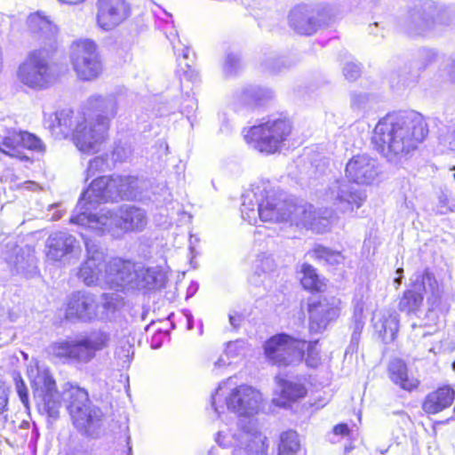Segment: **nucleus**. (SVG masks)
<instances>
[{
	"label": "nucleus",
	"instance_id": "f257e3e1",
	"mask_svg": "<svg viewBox=\"0 0 455 455\" xmlns=\"http://www.w3.org/2000/svg\"><path fill=\"white\" fill-rule=\"evenodd\" d=\"M28 376L41 412L56 419L63 400L67 403L73 424L79 432L93 435L101 427L103 413L100 409L92 404L84 388L67 382L62 386L60 395L57 391L55 380L47 369L30 368Z\"/></svg>",
	"mask_w": 455,
	"mask_h": 455
},
{
	"label": "nucleus",
	"instance_id": "f03ea898",
	"mask_svg": "<svg viewBox=\"0 0 455 455\" xmlns=\"http://www.w3.org/2000/svg\"><path fill=\"white\" fill-rule=\"evenodd\" d=\"M427 134V124L419 112H393L378 122L372 142L380 154L393 162L416 150Z\"/></svg>",
	"mask_w": 455,
	"mask_h": 455
},
{
	"label": "nucleus",
	"instance_id": "7ed1b4c3",
	"mask_svg": "<svg viewBox=\"0 0 455 455\" xmlns=\"http://www.w3.org/2000/svg\"><path fill=\"white\" fill-rule=\"evenodd\" d=\"M222 423L214 435V441L221 448H232V455H266L268 449L267 436L260 430L255 419L241 420L239 424L231 426L228 416L221 415Z\"/></svg>",
	"mask_w": 455,
	"mask_h": 455
},
{
	"label": "nucleus",
	"instance_id": "20e7f679",
	"mask_svg": "<svg viewBox=\"0 0 455 455\" xmlns=\"http://www.w3.org/2000/svg\"><path fill=\"white\" fill-rule=\"evenodd\" d=\"M138 180L133 176H102L95 179L82 194L73 215L84 213L86 217H95L92 211L98 204L118 199L130 200L136 196Z\"/></svg>",
	"mask_w": 455,
	"mask_h": 455
},
{
	"label": "nucleus",
	"instance_id": "39448f33",
	"mask_svg": "<svg viewBox=\"0 0 455 455\" xmlns=\"http://www.w3.org/2000/svg\"><path fill=\"white\" fill-rule=\"evenodd\" d=\"M70 222L84 226L94 231L98 235L106 232L121 230L140 231L147 225V216L143 210L134 206L124 205L116 211L101 209L95 217H86L84 213L72 215Z\"/></svg>",
	"mask_w": 455,
	"mask_h": 455
},
{
	"label": "nucleus",
	"instance_id": "423d86ee",
	"mask_svg": "<svg viewBox=\"0 0 455 455\" xmlns=\"http://www.w3.org/2000/svg\"><path fill=\"white\" fill-rule=\"evenodd\" d=\"M231 378L220 383L211 396V406L218 418L226 415V410L241 417H252L259 411L261 393L251 386L242 384L232 387Z\"/></svg>",
	"mask_w": 455,
	"mask_h": 455
},
{
	"label": "nucleus",
	"instance_id": "0eeeda50",
	"mask_svg": "<svg viewBox=\"0 0 455 455\" xmlns=\"http://www.w3.org/2000/svg\"><path fill=\"white\" fill-rule=\"evenodd\" d=\"M288 201L269 194L265 188L252 187L243 196L241 214L251 224L257 222L259 217L263 222L286 221Z\"/></svg>",
	"mask_w": 455,
	"mask_h": 455
},
{
	"label": "nucleus",
	"instance_id": "6e6552de",
	"mask_svg": "<svg viewBox=\"0 0 455 455\" xmlns=\"http://www.w3.org/2000/svg\"><path fill=\"white\" fill-rule=\"evenodd\" d=\"M291 130V124L288 119L274 118L244 131L243 137L251 148L270 155L281 150Z\"/></svg>",
	"mask_w": 455,
	"mask_h": 455
},
{
	"label": "nucleus",
	"instance_id": "1a4fd4ad",
	"mask_svg": "<svg viewBox=\"0 0 455 455\" xmlns=\"http://www.w3.org/2000/svg\"><path fill=\"white\" fill-rule=\"evenodd\" d=\"M110 336L103 331H93L73 339L57 342L52 351L58 357L67 358L79 363H88L95 358L97 352L108 347Z\"/></svg>",
	"mask_w": 455,
	"mask_h": 455
},
{
	"label": "nucleus",
	"instance_id": "9d476101",
	"mask_svg": "<svg viewBox=\"0 0 455 455\" xmlns=\"http://www.w3.org/2000/svg\"><path fill=\"white\" fill-rule=\"evenodd\" d=\"M16 76L20 84L34 90L50 86L54 82L55 76L50 65L48 52L44 49L30 52L20 64Z\"/></svg>",
	"mask_w": 455,
	"mask_h": 455
},
{
	"label": "nucleus",
	"instance_id": "9b49d317",
	"mask_svg": "<svg viewBox=\"0 0 455 455\" xmlns=\"http://www.w3.org/2000/svg\"><path fill=\"white\" fill-rule=\"evenodd\" d=\"M69 59L77 77L92 81L100 76L103 64L97 44L87 38L74 41L70 45Z\"/></svg>",
	"mask_w": 455,
	"mask_h": 455
},
{
	"label": "nucleus",
	"instance_id": "f8f14e48",
	"mask_svg": "<svg viewBox=\"0 0 455 455\" xmlns=\"http://www.w3.org/2000/svg\"><path fill=\"white\" fill-rule=\"evenodd\" d=\"M307 341L281 333L271 337L265 344L267 359L278 366L296 364L304 357Z\"/></svg>",
	"mask_w": 455,
	"mask_h": 455
},
{
	"label": "nucleus",
	"instance_id": "ddd939ff",
	"mask_svg": "<svg viewBox=\"0 0 455 455\" xmlns=\"http://www.w3.org/2000/svg\"><path fill=\"white\" fill-rule=\"evenodd\" d=\"M83 238L86 253L76 275L86 286L104 287L107 253L97 242L84 235Z\"/></svg>",
	"mask_w": 455,
	"mask_h": 455
},
{
	"label": "nucleus",
	"instance_id": "4468645a",
	"mask_svg": "<svg viewBox=\"0 0 455 455\" xmlns=\"http://www.w3.org/2000/svg\"><path fill=\"white\" fill-rule=\"evenodd\" d=\"M328 19V11L322 5L299 4L291 11L289 24L297 33L310 36L323 26Z\"/></svg>",
	"mask_w": 455,
	"mask_h": 455
},
{
	"label": "nucleus",
	"instance_id": "2eb2a0df",
	"mask_svg": "<svg viewBox=\"0 0 455 455\" xmlns=\"http://www.w3.org/2000/svg\"><path fill=\"white\" fill-rule=\"evenodd\" d=\"M422 291L430 293L434 298L441 295L439 284L428 269L414 275L412 289L404 292L399 302V309L406 313L418 311L423 301Z\"/></svg>",
	"mask_w": 455,
	"mask_h": 455
},
{
	"label": "nucleus",
	"instance_id": "dca6fc26",
	"mask_svg": "<svg viewBox=\"0 0 455 455\" xmlns=\"http://www.w3.org/2000/svg\"><path fill=\"white\" fill-rule=\"evenodd\" d=\"M323 200L339 212H352L361 207L364 197L348 181L336 180L331 182L323 195Z\"/></svg>",
	"mask_w": 455,
	"mask_h": 455
},
{
	"label": "nucleus",
	"instance_id": "f3484780",
	"mask_svg": "<svg viewBox=\"0 0 455 455\" xmlns=\"http://www.w3.org/2000/svg\"><path fill=\"white\" fill-rule=\"evenodd\" d=\"M82 119L75 127L74 142L82 152H97L107 136V121L98 122L92 117L87 119L84 116Z\"/></svg>",
	"mask_w": 455,
	"mask_h": 455
},
{
	"label": "nucleus",
	"instance_id": "a211bd4d",
	"mask_svg": "<svg viewBox=\"0 0 455 455\" xmlns=\"http://www.w3.org/2000/svg\"><path fill=\"white\" fill-rule=\"evenodd\" d=\"M135 263L122 258H111L105 266L104 287L117 291L131 290Z\"/></svg>",
	"mask_w": 455,
	"mask_h": 455
},
{
	"label": "nucleus",
	"instance_id": "6ab92c4d",
	"mask_svg": "<svg viewBox=\"0 0 455 455\" xmlns=\"http://www.w3.org/2000/svg\"><path fill=\"white\" fill-rule=\"evenodd\" d=\"M97 24L108 31L123 23L130 15V6L125 0H97Z\"/></svg>",
	"mask_w": 455,
	"mask_h": 455
},
{
	"label": "nucleus",
	"instance_id": "aec40b11",
	"mask_svg": "<svg viewBox=\"0 0 455 455\" xmlns=\"http://www.w3.org/2000/svg\"><path fill=\"white\" fill-rule=\"evenodd\" d=\"M345 173L355 183L371 184L379 174L377 161L365 154L354 156L347 163Z\"/></svg>",
	"mask_w": 455,
	"mask_h": 455
},
{
	"label": "nucleus",
	"instance_id": "412c9836",
	"mask_svg": "<svg viewBox=\"0 0 455 455\" xmlns=\"http://www.w3.org/2000/svg\"><path fill=\"white\" fill-rule=\"evenodd\" d=\"M46 256L53 261L61 260L65 256L79 253V241L66 232H55L49 235L45 243Z\"/></svg>",
	"mask_w": 455,
	"mask_h": 455
},
{
	"label": "nucleus",
	"instance_id": "4be33fe9",
	"mask_svg": "<svg viewBox=\"0 0 455 455\" xmlns=\"http://www.w3.org/2000/svg\"><path fill=\"white\" fill-rule=\"evenodd\" d=\"M88 109L95 112L93 117L98 122L107 121L108 128L110 120L117 114L118 109V95L115 93L108 95L95 94L87 100Z\"/></svg>",
	"mask_w": 455,
	"mask_h": 455
},
{
	"label": "nucleus",
	"instance_id": "5701e85b",
	"mask_svg": "<svg viewBox=\"0 0 455 455\" xmlns=\"http://www.w3.org/2000/svg\"><path fill=\"white\" fill-rule=\"evenodd\" d=\"M165 275L155 267H145L135 263L131 290H153L162 288L165 283Z\"/></svg>",
	"mask_w": 455,
	"mask_h": 455
},
{
	"label": "nucleus",
	"instance_id": "b1692460",
	"mask_svg": "<svg viewBox=\"0 0 455 455\" xmlns=\"http://www.w3.org/2000/svg\"><path fill=\"white\" fill-rule=\"evenodd\" d=\"M286 221H290L296 226H304L314 230L319 231L318 222L321 220L316 217V212L313 205L307 204H296L291 201L288 202Z\"/></svg>",
	"mask_w": 455,
	"mask_h": 455
},
{
	"label": "nucleus",
	"instance_id": "393cba45",
	"mask_svg": "<svg viewBox=\"0 0 455 455\" xmlns=\"http://www.w3.org/2000/svg\"><path fill=\"white\" fill-rule=\"evenodd\" d=\"M454 397L455 392L451 387H439L426 396L422 409L426 413L436 414L450 407L454 401Z\"/></svg>",
	"mask_w": 455,
	"mask_h": 455
},
{
	"label": "nucleus",
	"instance_id": "a878e982",
	"mask_svg": "<svg viewBox=\"0 0 455 455\" xmlns=\"http://www.w3.org/2000/svg\"><path fill=\"white\" fill-rule=\"evenodd\" d=\"M67 313H90L100 310L96 296L89 291H74L66 299Z\"/></svg>",
	"mask_w": 455,
	"mask_h": 455
},
{
	"label": "nucleus",
	"instance_id": "bb28decb",
	"mask_svg": "<svg viewBox=\"0 0 455 455\" xmlns=\"http://www.w3.org/2000/svg\"><path fill=\"white\" fill-rule=\"evenodd\" d=\"M404 25L410 35L426 36L435 28L436 23L421 8H415L409 12Z\"/></svg>",
	"mask_w": 455,
	"mask_h": 455
},
{
	"label": "nucleus",
	"instance_id": "cd10ccee",
	"mask_svg": "<svg viewBox=\"0 0 455 455\" xmlns=\"http://www.w3.org/2000/svg\"><path fill=\"white\" fill-rule=\"evenodd\" d=\"M388 375L394 384L406 391H412L419 384L417 378L409 376L406 363L398 358L393 359L389 363Z\"/></svg>",
	"mask_w": 455,
	"mask_h": 455
},
{
	"label": "nucleus",
	"instance_id": "c85d7f7f",
	"mask_svg": "<svg viewBox=\"0 0 455 455\" xmlns=\"http://www.w3.org/2000/svg\"><path fill=\"white\" fill-rule=\"evenodd\" d=\"M21 142L20 131L8 129L0 133V151L2 153L21 161H30V157L20 150Z\"/></svg>",
	"mask_w": 455,
	"mask_h": 455
},
{
	"label": "nucleus",
	"instance_id": "c756f323",
	"mask_svg": "<svg viewBox=\"0 0 455 455\" xmlns=\"http://www.w3.org/2000/svg\"><path fill=\"white\" fill-rule=\"evenodd\" d=\"M371 323L386 343L395 339L399 328L397 315H372Z\"/></svg>",
	"mask_w": 455,
	"mask_h": 455
},
{
	"label": "nucleus",
	"instance_id": "7c9ffc66",
	"mask_svg": "<svg viewBox=\"0 0 455 455\" xmlns=\"http://www.w3.org/2000/svg\"><path fill=\"white\" fill-rule=\"evenodd\" d=\"M29 31L39 37L51 38L57 33V27L42 12L30 14L27 20Z\"/></svg>",
	"mask_w": 455,
	"mask_h": 455
},
{
	"label": "nucleus",
	"instance_id": "2f4dec72",
	"mask_svg": "<svg viewBox=\"0 0 455 455\" xmlns=\"http://www.w3.org/2000/svg\"><path fill=\"white\" fill-rule=\"evenodd\" d=\"M281 396L274 398V403L278 406H285L288 402L296 401L305 396L307 391L303 385L286 380H279Z\"/></svg>",
	"mask_w": 455,
	"mask_h": 455
},
{
	"label": "nucleus",
	"instance_id": "473e14b6",
	"mask_svg": "<svg viewBox=\"0 0 455 455\" xmlns=\"http://www.w3.org/2000/svg\"><path fill=\"white\" fill-rule=\"evenodd\" d=\"M80 116H75L70 109H62L55 113V120L52 124L53 129H59V133L63 137H68L71 132L74 133L76 125L81 123Z\"/></svg>",
	"mask_w": 455,
	"mask_h": 455
},
{
	"label": "nucleus",
	"instance_id": "72a5a7b5",
	"mask_svg": "<svg viewBox=\"0 0 455 455\" xmlns=\"http://www.w3.org/2000/svg\"><path fill=\"white\" fill-rule=\"evenodd\" d=\"M301 273L303 274V276L301 277L300 282L305 289L321 291L326 287L324 280L320 278L315 268L311 265L307 263L303 264L301 266Z\"/></svg>",
	"mask_w": 455,
	"mask_h": 455
},
{
	"label": "nucleus",
	"instance_id": "f704fd0d",
	"mask_svg": "<svg viewBox=\"0 0 455 455\" xmlns=\"http://www.w3.org/2000/svg\"><path fill=\"white\" fill-rule=\"evenodd\" d=\"M273 97L269 89L250 85L243 89L240 94L241 100L248 105L259 104Z\"/></svg>",
	"mask_w": 455,
	"mask_h": 455
},
{
	"label": "nucleus",
	"instance_id": "c9c22d12",
	"mask_svg": "<svg viewBox=\"0 0 455 455\" xmlns=\"http://www.w3.org/2000/svg\"><path fill=\"white\" fill-rule=\"evenodd\" d=\"M173 51L177 56V62L179 74L182 73L186 77H191L190 73L192 72L191 65L188 61L189 60V49L178 39L177 43H173Z\"/></svg>",
	"mask_w": 455,
	"mask_h": 455
},
{
	"label": "nucleus",
	"instance_id": "e433bc0d",
	"mask_svg": "<svg viewBox=\"0 0 455 455\" xmlns=\"http://www.w3.org/2000/svg\"><path fill=\"white\" fill-rule=\"evenodd\" d=\"M300 447V443L297 432L289 430L283 432L280 437L279 454L292 455L295 454Z\"/></svg>",
	"mask_w": 455,
	"mask_h": 455
},
{
	"label": "nucleus",
	"instance_id": "4c0bfd02",
	"mask_svg": "<svg viewBox=\"0 0 455 455\" xmlns=\"http://www.w3.org/2000/svg\"><path fill=\"white\" fill-rule=\"evenodd\" d=\"M311 253L312 257L317 260L329 265H339L343 261V256L339 251H332L324 246H316Z\"/></svg>",
	"mask_w": 455,
	"mask_h": 455
},
{
	"label": "nucleus",
	"instance_id": "58836bf2",
	"mask_svg": "<svg viewBox=\"0 0 455 455\" xmlns=\"http://www.w3.org/2000/svg\"><path fill=\"white\" fill-rule=\"evenodd\" d=\"M248 350L247 344L242 339L228 341L225 344L224 353L233 363L241 361Z\"/></svg>",
	"mask_w": 455,
	"mask_h": 455
},
{
	"label": "nucleus",
	"instance_id": "ea45409f",
	"mask_svg": "<svg viewBox=\"0 0 455 455\" xmlns=\"http://www.w3.org/2000/svg\"><path fill=\"white\" fill-rule=\"evenodd\" d=\"M100 299L102 309L108 313L121 311L124 306L123 298L116 293H104Z\"/></svg>",
	"mask_w": 455,
	"mask_h": 455
},
{
	"label": "nucleus",
	"instance_id": "a19ab883",
	"mask_svg": "<svg viewBox=\"0 0 455 455\" xmlns=\"http://www.w3.org/2000/svg\"><path fill=\"white\" fill-rule=\"evenodd\" d=\"M20 134L22 136V142L20 143L21 151L24 152L25 149L36 152L44 151V145L39 138L27 132H20Z\"/></svg>",
	"mask_w": 455,
	"mask_h": 455
},
{
	"label": "nucleus",
	"instance_id": "79ce46f5",
	"mask_svg": "<svg viewBox=\"0 0 455 455\" xmlns=\"http://www.w3.org/2000/svg\"><path fill=\"white\" fill-rule=\"evenodd\" d=\"M332 305L335 307L325 310L323 303L320 302L316 297L312 296L307 302V309L308 313H333L335 310H341L339 307V305H340V301L339 299H334Z\"/></svg>",
	"mask_w": 455,
	"mask_h": 455
},
{
	"label": "nucleus",
	"instance_id": "37998d69",
	"mask_svg": "<svg viewBox=\"0 0 455 455\" xmlns=\"http://www.w3.org/2000/svg\"><path fill=\"white\" fill-rule=\"evenodd\" d=\"M12 378L15 383L16 392L20 399V402L24 405L26 409L29 408V397H28V389L22 379L20 374L19 372L14 371L12 373Z\"/></svg>",
	"mask_w": 455,
	"mask_h": 455
},
{
	"label": "nucleus",
	"instance_id": "c03bdc74",
	"mask_svg": "<svg viewBox=\"0 0 455 455\" xmlns=\"http://www.w3.org/2000/svg\"><path fill=\"white\" fill-rule=\"evenodd\" d=\"M307 349V357H306V363L307 366L315 368L317 367L321 363V356H320V349L318 348V342H307L306 347Z\"/></svg>",
	"mask_w": 455,
	"mask_h": 455
},
{
	"label": "nucleus",
	"instance_id": "a18cd8bd",
	"mask_svg": "<svg viewBox=\"0 0 455 455\" xmlns=\"http://www.w3.org/2000/svg\"><path fill=\"white\" fill-rule=\"evenodd\" d=\"M117 357L123 361L124 363H129L134 355L133 345L129 339L120 340V346L116 350Z\"/></svg>",
	"mask_w": 455,
	"mask_h": 455
},
{
	"label": "nucleus",
	"instance_id": "49530a36",
	"mask_svg": "<svg viewBox=\"0 0 455 455\" xmlns=\"http://www.w3.org/2000/svg\"><path fill=\"white\" fill-rule=\"evenodd\" d=\"M328 324L326 315H310L309 317V331L311 332L318 333L325 330Z\"/></svg>",
	"mask_w": 455,
	"mask_h": 455
},
{
	"label": "nucleus",
	"instance_id": "de8ad7c7",
	"mask_svg": "<svg viewBox=\"0 0 455 455\" xmlns=\"http://www.w3.org/2000/svg\"><path fill=\"white\" fill-rule=\"evenodd\" d=\"M343 74L348 81H354L361 76V67L358 63L349 60L343 68Z\"/></svg>",
	"mask_w": 455,
	"mask_h": 455
},
{
	"label": "nucleus",
	"instance_id": "09e8293b",
	"mask_svg": "<svg viewBox=\"0 0 455 455\" xmlns=\"http://www.w3.org/2000/svg\"><path fill=\"white\" fill-rule=\"evenodd\" d=\"M240 67V59L236 54L228 53L223 64V70L226 75L234 74Z\"/></svg>",
	"mask_w": 455,
	"mask_h": 455
},
{
	"label": "nucleus",
	"instance_id": "8fccbe9b",
	"mask_svg": "<svg viewBox=\"0 0 455 455\" xmlns=\"http://www.w3.org/2000/svg\"><path fill=\"white\" fill-rule=\"evenodd\" d=\"M233 363L228 357H226L225 353L219 356V358L213 363L212 371L215 375H221L225 371L232 365Z\"/></svg>",
	"mask_w": 455,
	"mask_h": 455
},
{
	"label": "nucleus",
	"instance_id": "3c124183",
	"mask_svg": "<svg viewBox=\"0 0 455 455\" xmlns=\"http://www.w3.org/2000/svg\"><path fill=\"white\" fill-rule=\"evenodd\" d=\"M108 164L104 157L97 156L89 162L87 172L89 176H93L97 172H103Z\"/></svg>",
	"mask_w": 455,
	"mask_h": 455
},
{
	"label": "nucleus",
	"instance_id": "603ef678",
	"mask_svg": "<svg viewBox=\"0 0 455 455\" xmlns=\"http://www.w3.org/2000/svg\"><path fill=\"white\" fill-rule=\"evenodd\" d=\"M443 141L450 149L455 151V123L443 136Z\"/></svg>",
	"mask_w": 455,
	"mask_h": 455
},
{
	"label": "nucleus",
	"instance_id": "864d4df0",
	"mask_svg": "<svg viewBox=\"0 0 455 455\" xmlns=\"http://www.w3.org/2000/svg\"><path fill=\"white\" fill-rule=\"evenodd\" d=\"M17 190H28L36 192L41 190V187L35 181L26 180L16 184Z\"/></svg>",
	"mask_w": 455,
	"mask_h": 455
},
{
	"label": "nucleus",
	"instance_id": "5fc2aeb1",
	"mask_svg": "<svg viewBox=\"0 0 455 455\" xmlns=\"http://www.w3.org/2000/svg\"><path fill=\"white\" fill-rule=\"evenodd\" d=\"M362 315H355V328H354V332L352 334V341L357 340L358 336L363 328L364 322L362 319Z\"/></svg>",
	"mask_w": 455,
	"mask_h": 455
},
{
	"label": "nucleus",
	"instance_id": "6e6d98bb",
	"mask_svg": "<svg viewBox=\"0 0 455 455\" xmlns=\"http://www.w3.org/2000/svg\"><path fill=\"white\" fill-rule=\"evenodd\" d=\"M258 261H259L258 267H260L263 272L270 271L274 267V260L268 256H262Z\"/></svg>",
	"mask_w": 455,
	"mask_h": 455
},
{
	"label": "nucleus",
	"instance_id": "4d7b16f0",
	"mask_svg": "<svg viewBox=\"0 0 455 455\" xmlns=\"http://www.w3.org/2000/svg\"><path fill=\"white\" fill-rule=\"evenodd\" d=\"M7 394L4 384L0 380V413L7 405Z\"/></svg>",
	"mask_w": 455,
	"mask_h": 455
},
{
	"label": "nucleus",
	"instance_id": "13d9d810",
	"mask_svg": "<svg viewBox=\"0 0 455 455\" xmlns=\"http://www.w3.org/2000/svg\"><path fill=\"white\" fill-rule=\"evenodd\" d=\"M188 104L181 107V113L189 115L196 108V101L194 98L188 97L187 99Z\"/></svg>",
	"mask_w": 455,
	"mask_h": 455
},
{
	"label": "nucleus",
	"instance_id": "bf43d9fd",
	"mask_svg": "<svg viewBox=\"0 0 455 455\" xmlns=\"http://www.w3.org/2000/svg\"><path fill=\"white\" fill-rule=\"evenodd\" d=\"M367 100L368 96L366 94H355L352 99V104L357 108H361Z\"/></svg>",
	"mask_w": 455,
	"mask_h": 455
},
{
	"label": "nucleus",
	"instance_id": "052dcab7",
	"mask_svg": "<svg viewBox=\"0 0 455 455\" xmlns=\"http://www.w3.org/2000/svg\"><path fill=\"white\" fill-rule=\"evenodd\" d=\"M333 432L338 435H347L349 434V428L347 424H339L334 427Z\"/></svg>",
	"mask_w": 455,
	"mask_h": 455
},
{
	"label": "nucleus",
	"instance_id": "680f3d73",
	"mask_svg": "<svg viewBox=\"0 0 455 455\" xmlns=\"http://www.w3.org/2000/svg\"><path fill=\"white\" fill-rule=\"evenodd\" d=\"M243 315H229V323L234 328H237L242 320H243Z\"/></svg>",
	"mask_w": 455,
	"mask_h": 455
},
{
	"label": "nucleus",
	"instance_id": "e2e57ef3",
	"mask_svg": "<svg viewBox=\"0 0 455 455\" xmlns=\"http://www.w3.org/2000/svg\"><path fill=\"white\" fill-rule=\"evenodd\" d=\"M182 318H183V321L187 324V329L192 330L194 328V322H195L193 315H182Z\"/></svg>",
	"mask_w": 455,
	"mask_h": 455
},
{
	"label": "nucleus",
	"instance_id": "0e129e2a",
	"mask_svg": "<svg viewBox=\"0 0 455 455\" xmlns=\"http://www.w3.org/2000/svg\"><path fill=\"white\" fill-rule=\"evenodd\" d=\"M198 290V283L192 282L188 288L187 298L193 296Z\"/></svg>",
	"mask_w": 455,
	"mask_h": 455
},
{
	"label": "nucleus",
	"instance_id": "69168bd1",
	"mask_svg": "<svg viewBox=\"0 0 455 455\" xmlns=\"http://www.w3.org/2000/svg\"><path fill=\"white\" fill-rule=\"evenodd\" d=\"M403 273V268H398L396 270V274L398 275V277H396L395 279V283H396L398 285H400L401 283H402Z\"/></svg>",
	"mask_w": 455,
	"mask_h": 455
},
{
	"label": "nucleus",
	"instance_id": "338daca9",
	"mask_svg": "<svg viewBox=\"0 0 455 455\" xmlns=\"http://www.w3.org/2000/svg\"><path fill=\"white\" fill-rule=\"evenodd\" d=\"M38 436H39V433H38L36 426L34 425L33 435L31 436L30 442H36L37 440Z\"/></svg>",
	"mask_w": 455,
	"mask_h": 455
},
{
	"label": "nucleus",
	"instance_id": "774afa93",
	"mask_svg": "<svg viewBox=\"0 0 455 455\" xmlns=\"http://www.w3.org/2000/svg\"><path fill=\"white\" fill-rule=\"evenodd\" d=\"M173 316L174 315H168V316L166 317V323L170 324L172 328L174 327V322L172 319Z\"/></svg>",
	"mask_w": 455,
	"mask_h": 455
}]
</instances>
